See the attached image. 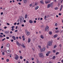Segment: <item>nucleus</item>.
<instances>
[{
	"instance_id": "obj_35",
	"label": "nucleus",
	"mask_w": 63,
	"mask_h": 63,
	"mask_svg": "<svg viewBox=\"0 0 63 63\" xmlns=\"http://www.w3.org/2000/svg\"><path fill=\"white\" fill-rule=\"evenodd\" d=\"M6 61L7 62H9V60L8 59H7L6 60Z\"/></svg>"
},
{
	"instance_id": "obj_17",
	"label": "nucleus",
	"mask_w": 63,
	"mask_h": 63,
	"mask_svg": "<svg viewBox=\"0 0 63 63\" xmlns=\"http://www.w3.org/2000/svg\"><path fill=\"white\" fill-rule=\"evenodd\" d=\"M38 8H39V6H37L35 7V10H37L38 9Z\"/></svg>"
},
{
	"instance_id": "obj_18",
	"label": "nucleus",
	"mask_w": 63,
	"mask_h": 63,
	"mask_svg": "<svg viewBox=\"0 0 63 63\" xmlns=\"http://www.w3.org/2000/svg\"><path fill=\"white\" fill-rule=\"evenodd\" d=\"M23 2H24L25 3H26L27 2V0H23Z\"/></svg>"
},
{
	"instance_id": "obj_9",
	"label": "nucleus",
	"mask_w": 63,
	"mask_h": 63,
	"mask_svg": "<svg viewBox=\"0 0 63 63\" xmlns=\"http://www.w3.org/2000/svg\"><path fill=\"white\" fill-rule=\"evenodd\" d=\"M45 3L46 4H47V3H50V0H46Z\"/></svg>"
},
{
	"instance_id": "obj_2",
	"label": "nucleus",
	"mask_w": 63,
	"mask_h": 63,
	"mask_svg": "<svg viewBox=\"0 0 63 63\" xmlns=\"http://www.w3.org/2000/svg\"><path fill=\"white\" fill-rule=\"evenodd\" d=\"M15 59L16 60H18V58H19V56L17 54L15 55Z\"/></svg>"
},
{
	"instance_id": "obj_16",
	"label": "nucleus",
	"mask_w": 63,
	"mask_h": 63,
	"mask_svg": "<svg viewBox=\"0 0 63 63\" xmlns=\"http://www.w3.org/2000/svg\"><path fill=\"white\" fill-rule=\"evenodd\" d=\"M50 5L52 7L53 6V2H52L50 4Z\"/></svg>"
},
{
	"instance_id": "obj_39",
	"label": "nucleus",
	"mask_w": 63,
	"mask_h": 63,
	"mask_svg": "<svg viewBox=\"0 0 63 63\" xmlns=\"http://www.w3.org/2000/svg\"><path fill=\"white\" fill-rule=\"evenodd\" d=\"M3 37V35H0V38H2Z\"/></svg>"
},
{
	"instance_id": "obj_3",
	"label": "nucleus",
	"mask_w": 63,
	"mask_h": 63,
	"mask_svg": "<svg viewBox=\"0 0 63 63\" xmlns=\"http://www.w3.org/2000/svg\"><path fill=\"white\" fill-rule=\"evenodd\" d=\"M25 33H26V34L27 35V36H28V35H29L30 34V32H28V31L27 30H26Z\"/></svg>"
},
{
	"instance_id": "obj_40",
	"label": "nucleus",
	"mask_w": 63,
	"mask_h": 63,
	"mask_svg": "<svg viewBox=\"0 0 63 63\" xmlns=\"http://www.w3.org/2000/svg\"><path fill=\"white\" fill-rule=\"evenodd\" d=\"M37 5H38V4L37 3V2H36L35 3V5L36 6H37Z\"/></svg>"
},
{
	"instance_id": "obj_21",
	"label": "nucleus",
	"mask_w": 63,
	"mask_h": 63,
	"mask_svg": "<svg viewBox=\"0 0 63 63\" xmlns=\"http://www.w3.org/2000/svg\"><path fill=\"white\" fill-rule=\"evenodd\" d=\"M9 33V31H5V34H8Z\"/></svg>"
},
{
	"instance_id": "obj_20",
	"label": "nucleus",
	"mask_w": 63,
	"mask_h": 63,
	"mask_svg": "<svg viewBox=\"0 0 63 63\" xmlns=\"http://www.w3.org/2000/svg\"><path fill=\"white\" fill-rule=\"evenodd\" d=\"M57 36H58V35L57 34L55 35L54 36V37L55 38H56Z\"/></svg>"
},
{
	"instance_id": "obj_33",
	"label": "nucleus",
	"mask_w": 63,
	"mask_h": 63,
	"mask_svg": "<svg viewBox=\"0 0 63 63\" xmlns=\"http://www.w3.org/2000/svg\"><path fill=\"white\" fill-rule=\"evenodd\" d=\"M57 23H56L55 24V26H57Z\"/></svg>"
},
{
	"instance_id": "obj_62",
	"label": "nucleus",
	"mask_w": 63,
	"mask_h": 63,
	"mask_svg": "<svg viewBox=\"0 0 63 63\" xmlns=\"http://www.w3.org/2000/svg\"><path fill=\"white\" fill-rule=\"evenodd\" d=\"M16 25V23H15L14 24V25Z\"/></svg>"
},
{
	"instance_id": "obj_1",
	"label": "nucleus",
	"mask_w": 63,
	"mask_h": 63,
	"mask_svg": "<svg viewBox=\"0 0 63 63\" xmlns=\"http://www.w3.org/2000/svg\"><path fill=\"white\" fill-rule=\"evenodd\" d=\"M19 18L20 22H23V20H24V18H23V17L20 16L19 17Z\"/></svg>"
},
{
	"instance_id": "obj_52",
	"label": "nucleus",
	"mask_w": 63,
	"mask_h": 63,
	"mask_svg": "<svg viewBox=\"0 0 63 63\" xmlns=\"http://www.w3.org/2000/svg\"><path fill=\"white\" fill-rule=\"evenodd\" d=\"M34 22L35 23H36V20H34Z\"/></svg>"
},
{
	"instance_id": "obj_29",
	"label": "nucleus",
	"mask_w": 63,
	"mask_h": 63,
	"mask_svg": "<svg viewBox=\"0 0 63 63\" xmlns=\"http://www.w3.org/2000/svg\"><path fill=\"white\" fill-rule=\"evenodd\" d=\"M52 33L51 32H49V34L50 35H52Z\"/></svg>"
},
{
	"instance_id": "obj_43",
	"label": "nucleus",
	"mask_w": 63,
	"mask_h": 63,
	"mask_svg": "<svg viewBox=\"0 0 63 63\" xmlns=\"http://www.w3.org/2000/svg\"><path fill=\"white\" fill-rule=\"evenodd\" d=\"M59 53V52H57L56 53V55H57V54H58Z\"/></svg>"
},
{
	"instance_id": "obj_27",
	"label": "nucleus",
	"mask_w": 63,
	"mask_h": 63,
	"mask_svg": "<svg viewBox=\"0 0 63 63\" xmlns=\"http://www.w3.org/2000/svg\"><path fill=\"white\" fill-rule=\"evenodd\" d=\"M3 51L4 52H6V49L4 48L3 49Z\"/></svg>"
},
{
	"instance_id": "obj_4",
	"label": "nucleus",
	"mask_w": 63,
	"mask_h": 63,
	"mask_svg": "<svg viewBox=\"0 0 63 63\" xmlns=\"http://www.w3.org/2000/svg\"><path fill=\"white\" fill-rule=\"evenodd\" d=\"M49 30V27L47 26L45 28V30L46 31H48Z\"/></svg>"
},
{
	"instance_id": "obj_26",
	"label": "nucleus",
	"mask_w": 63,
	"mask_h": 63,
	"mask_svg": "<svg viewBox=\"0 0 63 63\" xmlns=\"http://www.w3.org/2000/svg\"><path fill=\"white\" fill-rule=\"evenodd\" d=\"M40 38L42 39H43L44 38V36H43V35H41L40 36Z\"/></svg>"
},
{
	"instance_id": "obj_34",
	"label": "nucleus",
	"mask_w": 63,
	"mask_h": 63,
	"mask_svg": "<svg viewBox=\"0 0 63 63\" xmlns=\"http://www.w3.org/2000/svg\"><path fill=\"white\" fill-rule=\"evenodd\" d=\"M58 7H56L55 8V10H58Z\"/></svg>"
},
{
	"instance_id": "obj_30",
	"label": "nucleus",
	"mask_w": 63,
	"mask_h": 63,
	"mask_svg": "<svg viewBox=\"0 0 63 63\" xmlns=\"http://www.w3.org/2000/svg\"><path fill=\"white\" fill-rule=\"evenodd\" d=\"M55 32L57 33H58L59 32V31L57 30V31H55Z\"/></svg>"
},
{
	"instance_id": "obj_50",
	"label": "nucleus",
	"mask_w": 63,
	"mask_h": 63,
	"mask_svg": "<svg viewBox=\"0 0 63 63\" xmlns=\"http://www.w3.org/2000/svg\"><path fill=\"white\" fill-rule=\"evenodd\" d=\"M15 32H17V30H16L15 31Z\"/></svg>"
},
{
	"instance_id": "obj_53",
	"label": "nucleus",
	"mask_w": 63,
	"mask_h": 63,
	"mask_svg": "<svg viewBox=\"0 0 63 63\" xmlns=\"http://www.w3.org/2000/svg\"><path fill=\"white\" fill-rule=\"evenodd\" d=\"M10 34H12V33H13V32H12V31H11L10 32Z\"/></svg>"
},
{
	"instance_id": "obj_48",
	"label": "nucleus",
	"mask_w": 63,
	"mask_h": 63,
	"mask_svg": "<svg viewBox=\"0 0 63 63\" xmlns=\"http://www.w3.org/2000/svg\"><path fill=\"white\" fill-rule=\"evenodd\" d=\"M54 2H55V3L56 2V0H54Z\"/></svg>"
},
{
	"instance_id": "obj_41",
	"label": "nucleus",
	"mask_w": 63,
	"mask_h": 63,
	"mask_svg": "<svg viewBox=\"0 0 63 63\" xmlns=\"http://www.w3.org/2000/svg\"><path fill=\"white\" fill-rule=\"evenodd\" d=\"M37 63H39V61H38V60H37Z\"/></svg>"
},
{
	"instance_id": "obj_6",
	"label": "nucleus",
	"mask_w": 63,
	"mask_h": 63,
	"mask_svg": "<svg viewBox=\"0 0 63 63\" xmlns=\"http://www.w3.org/2000/svg\"><path fill=\"white\" fill-rule=\"evenodd\" d=\"M39 57H42V58L44 57V56H43L42 53H40L39 54Z\"/></svg>"
},
{
	"instance_id": "obj_61",
	"label": "nucleus",
	"mask_w": 63,
	"mask_h": 63,
	"mask_svg": "<svg viewBox=\"0 0 63 63\" xmlns=\"http://www.w3.org/2000/svg\"><path fill=\"white\" fill-rule=\"evenodd\" d=\"M32 60H34V58H32Z\"/></svg>"
},
{
	"instance_id": "obj_44",
	"label": "nucleus",
	"mask_w": 63,
	"mask_h": 63,
	"mask_svg": "<svg viewBox=\"0 0 63 63\" xmlns=\"http://www.w3.org/2000/svg\"><path fill=\"white\" fill-rule=\"evenodd\" d=\"M22 46L23 47H24V48H25V46H24L23 44V45Z\"/></svg>"
},
{
	"instance_id": "obj_55",
	"label": "nucleus",
	"mask_w": 63,
	"mask_h": 63,
	"mask_svg": "<svg viewBox=\"0 0 63 63\" xmlns=\"http://www.w3.org/2000/svg\"><path fill=\"white\" fill-rule=\"evenodd\" d=\"M11 41L12 42H13V41H14V40L12 39L11 40Z\"/></svg>"
},
{
	"instance_id": "obj_46",
	"label": "nucleus",
	"mask_w": 63,
	"mask_h": 63,
	"mask_svg": "<svg viewBox=\"0 0 63 63\" xmlns=\"http://www.w3.org/2000/svg\"><path fill=\"white\" fill-rule=\"evenodd\" d=\"M9 38H10V37H6V39H9Z\"/></svg>"
},
{
	"instance_id": "obj_63",
	"label": "nucleus",
	"mask_w": 63,
	"mask_h": 63,
	"mask_svg": "<svg viewBox=\"0 0 63 63\" xmlns=\"http://www.w3.org/2000/svg\"><path fill=\"white\" fill-rule=\"evenodd\" d=\"M55 29L56 30H57L58 29V28H56Z\"/></svg>"
},
{
	"instance_id": "obj_23",
	"label": "nucleus",
	"mask_w": 63,
	"mask_h": 63,
	"mask_svg": "<svg viewBox=\"0 0 63 63\" xmlns=\"http://www.w3.org/2000/svg\"><path fill=\"white\" fill-rule=\"evenodd\" d=\"M29 22L30 23H33V21H32L31 20H30L29 21Z\"/></svg>"
},
{
	"instance_id": "obj_19",
	"label": "nucleus",
	"mask_w": 63,
	"mask_h": 63,
	"mask_svg": "<svg viewBox=\"0 0 63 63\" xmlns=\"http://www.w3.org/2000/svg\"><path fill=\"white\" fill-rule=\"evenodd\" d=\"M22 38L23 39V41H24L25 40V37H24V36H22Z\"/></svg>"
},
{
	"instance_id": "obj_14",
	"label": "nucleus",
	"mask_w": 63,
	"mask_h": 63,
	"mask_svg": "<svg viewBox=\"0 0 63 63\" xmlns=\"http://www.w3.org/2000/svg\"><path fill=\"white\" fill-rule=\"evenodd\" d=\"M40 3L42 4H44V1L43 0H41L40 1Z\"/></svg>"
},
{
	"instance_id": "obj_25",
	"label": "nucleus",
	"mask_w": 63,
	"mask_h": 63,
	"mask_svg": "<svg viewBox=\"0 0 63 63\" xmlns=\"http://www.w3.org/2000/svg\"><path fill=\"white\" fill-rule=\"evenodd\" d=\"M7 46L8 47H10V44H7Z\"/></svg>"
},
{
	"instance_id": "obj_56",
	"label": "nucleus",
	"mask_w": 63,
	"mask_h": 63,
	"mask_svg": "<svg viewBox=\"0 0 63 63\" xmlns=\"http://www.w3.org/2000/svg\"><path fill=\"white\" fill-rule=\"evenodd\" d=\"M24 22H26V20H24Z\"/></svg>"
},
{
	"instance_id": "obj_31",
	"label": "nucleus",
	"mask_w": 63,
	"mask_h": 63,
	"mask_svg": "<svg viewBox=\"0 0 63 63\" xmlns=\"http://www.w3.org/2000/svg\"><path fill=\"white\" fill-rule=\"evenodd\" d=\"M55 58V56H54L53 57H52V59H54Z\"/></svg>"
},
{
	"instance_id": "obj_10",
	"label": "nucleus",
	"mask_w": 63,
	"mask_h": 63,
	"mask_svg": "<svg viewBox=\"0 0 63 63\" xmlns=\"http://www.w3.org/2000/svg\"><path fill=\"white\" fill-rule=\"evenodd\" d=\"M10 52L11 51L10 50H9L7 51V54H9V53H10Z\"/></svg>"
},
{
	"instance_id": "obj_24",
	"label": "nucleus",
	"mask_w": 63,
	"mask_h": 63,
	"mask_svg": "<svg viewBox=\"0 0 63 63\" xmlns=\"http://www.w3.org/2000/svg\"><path fill=\"white\" fill-rule=\"evenodd\" d=\"M24 17L25 18H26L27 17V14L25 15Z\"/></svg>"
},
{
	"instance_id": "obj_51",
	"label": "nucleus",
	"mask_w": 63,
	"mask_h": 63,
	"mask_svg": "<svg viewBox=\"0 0 63 63\" xmlns=\"http://www.w3.org/2000/svg\"><path fill=\"white\" fill-rule=\"evenodd\" d=\"M22 27H24V25H23V24H22Z\"/></svg>"
},
{
	"instance_id": "obj_15",
	"label": "nucleus",
	"mask_w": 63,
	"mask_h": 63,
	"mask_svg": "<svg viewBox=\"0 0 63 63\" xmlns=\"http://www.w3.org/2000/svg\"><path fill=\"white\" fill-rule=\"evenodd\" d=\"M31 41V39H30V38H29L28 39V43H30V42Z\"/></svg>"
},
{
	"instance_id": "obj_49",
	"label": "nucleus",
	"mask_w": 63,
	"mask_h": 63,
	"mask_svg": "<svg viewBox=\"0 0 63 63\" xmlns=\"http://www.w3.org/2000/svg\"><path fill=\"white\" fill-rule=\"evenodd\" d=\"M46 17H47V16H45L44 17V19H46Z\"/></svg>"
},
{
	"instance_id": "obj_60",
	"label": "nucleus",
	"mask_w": 63,
	"mask_h": 63,
	"mask_svg": "<svg viewBox=\"0 0 63 63\" xmlns=\"http://www.w3.org/2000/svg\"><path fill=\"white\" fill-rule=\"evenodd\" d=\"M0 34H1V35H3V33H0Z\"/></svg>"
},
{
	"instance_id": "obj_22",
	"label": "nucleus",
	"mask_w": 63,
	"mask_h": 63,
	"mask_svg": "<svg viewBox=\"0 0 63 63\" xmlns=\"http://www.w3.org/2000/svg\"><path fill=\"white\" fill-rule=\"evenodd\" d=\"M12 38H13L14 40H16V37H15V36H12Z\"/></svg>"
},
{
	"instance_id": "obj_64",
	"label": "nucleus",
	"mask_w": 63,
	"mask_h": 63,
	"mask_svg": "<svg viewBox=\"0 0 63 63\" xmlns=\"http://www.w3.org/2000/svg\"><path fill=\"white\" fill-rule=\"evenodd\" d=\"M26 63H29V62L28 61H27Z\"/></svg>"
},
{
	"instance_id": "obj_8",
	"label": "nucleus",
	"mask_w": 63,
	"mask_h": 63,
	"mask_svg": "<svg viewBox=\"0 0 63 63\" xmlns=\"http://www.w3.org/2000/svg\"><path fill=\"white\" fill-rule=\"evenodd\" d=\"M50 52H51L50 51H48L47 52V53H46V56H48L49 55V53H50Z\"/></svg>"
},
{
	"instance_id": "obj_28",
	"label": "nucleus",
	"mask_w": 63,
	"mask_h": 63,
	"mask_svg": "<svg viewBox=\"0 0 63 63\" xmlns=\"http://www.w3.org/2000/svg\"><path fill=\"white\" fill-rule=\"evenodd\" d=\"M2 55H5V53H4V52H3L2 53Z\"/></svg>"
},
{
	"instance_id": "obj_38",
	"label": "nucleus",
	"mask_w": 63,
	"mask_h": 63,
	"mask_svg": "<svg viewBox=\"0 0 63 63\" xmlns=\"http://www.w3.org/2000/svg\"><path fill=\"white\" fill-rule=\"evenodd\" d=\"M38 47L39 48H41V46H38Z\"/></svg>"
},
{
	"instance_id": "obj_13",
	"label": "nucleus",
	"mask_w": 63,
	"mask_h": 63,
	"mask_svg": "<svg viewBox=\"0 0 63 63\" xmlns=\"http://www.w3.org/2000/svg\"><path fill=\"white\" fill-rule=\"evenodd\" d=\"M63 5H61V8H60V11H61V10H62V8H63Z\"/></svg>"
},
{
	"instance_id": "obj_5",
	"label": "nucleus",
	"mask_w": 63,
	"mask_h": 63,
	"mask_svg": "<svg viewBox=\"0 0 63 63\" xmlns=\"http://www.w3.org/2000/svg\"><path fill=\"white\" fill-rule=\"evenodd\" d=\"M48 46H51L52 45V42L50 41L48 42Z\"/></svg>"
},
{
	"instance_id": "obj_32",
	"label": "nucleus",
	"mask_w": 63,
	"mask_h": 63,
	"mask_svg": "<svg viewBox=\"0 0 63 63\" xmlns=\"http://www.w3.org/2000/svg\"><path fill=\"white\" fill-rule=\"evenodd\" d=\"M20 59H22L23 58V57H22L21 56H20Z\"/></svg>"
},
{
	"instance_id": "obj_12",
	"label": "nucleus",
	"mask_w": 63,
	"mask_h": 63,
	"mask_svg": "<svg viewBox=\"0 0 63 63\" xmlns=\"http://www.w3.org/2000/svg\"><path fill=\"white\" fill-rule=\"evenodd\" d=\"M16 44L17 45H18V46H19L20 45V44H19L18 41L16 42Z\"/></svg>"
},
{
	"instance_id": "obj_59",
	"label": "nucleus",
	"mask_w": 63,
	"mask_h": 63,
	"mask_svg": "<svg viewBox=\"0 0 63 63\" xmlns=\"http://www.w3.org/2000/svg\"><path fill=\"white\" fill-rule=\"evenodd\" d=\"M7 28V27H4V29H6V28Z\"/></svg>"
},
{
	"instance_id": "obj_45",
	"label": "nucleus",
	"mask_w": 63,
	"mask_h": 63,
	"mask_svg": "<svg viewBox=\"0 0 63 63\" xmlns=\"http://www.w3.org/2000/svg\"><path fill=\"white\" fill-rule=\"evenodd\" d=\"M11 28H12L14 29L15 28V26H13Z\"/></svg>"
},
{
	"instance_id": "obj_11",
	"label": "nucleus",
	"mask_w": 63,
	"mask_h": 63,
	"mask_svg": "<svg viewBox=\"0 0 63 63\" xmlns=\"http://www.w3.org/2000/svg\"><path fill=\"white\" fill-rule=\"evenodd\" d=\"M51 7L50 5V4H48L47 5V8H50Z\"/></svg>"
},
{
	"instance_id": "obj_54",
	"label": "nucleus",
	"mask_w": 63,
	"mask_h": 63,
	"mask_svg": "<svg viewBox=\"0 0 63 63\" xmlns=\"http://www.w3.org/2000/svg\"><path fill=\"white\" fill-rule=\"evenodd\" d=\"M3 13L1 12V15H3Z\"/></svg>"
},
{
	"instance_id": "obj_7",
	"label": "nucleus",
	"mask_w": 63,
	"mask_h": 63,
	"mask_svg": "<svg viewBox=\"0 0 63 63\" xmlns=\"http://www.w3.org/2000/svg\"><path fill=\"white\" fill-rule=\"evenodd\" d=\"M45 50L46 47H44L43 49L41 48L40 49V50L42 52V51H45Z\"/></svg>"
},
{
	"instance_id": "obj_42",
	"label": "nucleus",
	"mask_w": 63,
	"mask_h": 63,
	"mask_svg": "<svg viewBox=\"0 0 63 63\" xmlns=\"http://www.w3.org/2000/svg\"><path fill=\"white\" fill-rule=\"evenodd\" d=\"M53 52L55 53V51H55V50H53Z\"/></svg>"
},
{
	"instance_id": "obj_37",
	"label": "nucleus",
	"mask_w": 63,
	"mask_h": 63,
	"mask_svg": "<svg viewBox=\"0 0 63 63\" xmlns=\"http://www.w3.org/2000/svg\"><path fill=\"white\" fill-rule=\"evenodd\" d=\"M57 47V46H56V45H55L54 47V48H56Z\"/></svg>"
},
{
	"instance_id": "obj_36",
	"label": "nucleus",
	"mask_w": 63,
	"mask_h": 63,
	"mask_svg": "<svg viewBox=\"0 0 63 63\" xmlns=\"http://www.w3.org/2000/svg\"><path fill=\"white\" fill-rule=\"evenodd\" d=\"M30 7H32V4H31L30 5Z\"/></svg>"
},
{
	"instance_id": "obj_47",
	"label": "nucleus",
	"mask_w": 63,
	"mask_h": 63,
	"mask_svg": "<svg viewBox=\"0 0 63 63\" xmlns=\"http://www.w3.org/2000/svg\"><path fill=\"white\" fill-rule=\"evenodd\" d=\"M5 38H4L3 39H2V41H4V40H5Z\"/></svg>"
},
{
	"instance_id": "obj_57",
	"label": "nucleus",
	"mask_w": 63,
	"mask_h": 63,
	"mask_svg": "<svg viewBox=\"0 0 63 63\" xmlns=\"http://www.w3.org/2000/svg\"><path fill=\"white\" fill-rule=\"evenodd\" d=\"M61 3H62V2H63V0H61Z\"/></svg>"
},
{
	"instance_id": "obj_58",
	"label": "nucleus",
	"mask_w": 63,
	"mask_h": 63,
	"mask_svg": "<svg viewBox=\"0 0 63 63\" xmlns=\"http://www.w3.org/2000/svg\"><path fill=\"white\" fill-rule=\"evenodd\" d=\"M14 29L12 28V29L11 30H12V31H14Z\"/></svg>"
}]
</instances>
